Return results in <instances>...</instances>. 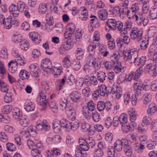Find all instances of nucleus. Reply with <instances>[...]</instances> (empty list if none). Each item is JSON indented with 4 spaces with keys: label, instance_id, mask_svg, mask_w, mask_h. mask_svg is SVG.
<instances>
[{
    "label": "nucleus",
    "instance_id": "obj_5",
    "mask_svg": "<svg viewBox=\"0 0 157 157\" xmlns=\"http://www.w3.org/2000/svg\"><path fill=\"white\" fill-rule=\"evenodd\" d=\"M54 7L53 4L51 2L47 3H40L38 6V12L41 14H45L48 10H52V7ZM54 8H56L54 7Z\"/></svg>",
    "mask_w": 157,
    "mask_h": 157
},
{
    "label": "nucleus",
    "instance_id": "obj_52",
    "mask_svg": "<svg viewBox=\"0 0 157 157\" xmlns=\"http://www.w3.org/2000/svg\"><path fill=\"white\" fill-rule=\"evenodd\" d=\"M46 24L48 25H52L54 23L53 18L50 14H47L46 15Z\"/></svg>",
    "mask_w": 157,
    "mask_h": 157
},
{
    "label": "nucleus",
    "instance_id": "obj_28",
    "mask_svg": "<svg viewBox=\"0 0 157 157\" xmlns=\"http://www.w3.org/2000/svg\"><path fill=\"white\" fill-rule=\"evenodd\" d=\"M112 14L116 16H121L123 13V11L118 6H116L113 8L112 10Z\"/></svg>",
    "mask_w": 157,
    "mask_h": 157
},
{
    "label": "nucleus",
    "instance_id": "obj_26",
    "mask_svg": "<svg viewBox=\"0 0 157 157\" xmlns=\"http://www.w3.org/2000/svg\"><path fill=\"white\" fill-rule=\"evenodd\" d=\"M156 109V105L154 103H150L148 106L147 112L149 116L152 115L155 113Z\"/></svg>",
    "mask_w": 157,
    "mask_h": 157
},
{
    "label": "nucleus",
    "instance_id": "obj_24",
    "mask_svg": "<svg viewBox=\"0 0 157 157\" xmlns=\"http://www.w3.org/2000/svg\"><path fill=\"white\" fill-rule=\"evenodd\" d=\"M71 128H78L81 126V128H91V126L87 123H79L77 121H75L71 123Z\"/></svg>",
    "mask_w": 157,
    "mask_h": 157
},
{
    "label": "nucleus",
    "instance_id": "obj_21",
    "mask_svg": "<svg viewBox=\"0 0 157 157\" xmlns=\"http://www.w3.org/2000/svg\"><path fill=\"white\" fill-rule=\"evenodd\" d=\"M13 117L16 119L19 120L23 116L20 109L17 107L13 108Z\"/></svg>",
    "mask_w": 157,
    "mask_h": 157
},
{
    "label": "nucleus",
    "instance_id": "obj_30",
    "mask_svg": "<svg viewBox=\"0 0 157 157\" xmlns=\"http://www.w3.org/2000/svg\"><path fill=\"white\" fill-rule=\"evenodd\" d=\"M36 125L38 127L42 128H49L50 125L46 120H44L42 121L40 120H38L36 122Z\"/></svg>",
    "mask_w": 157,
    "mask_h": 157
},
{
    "label": "nucleus",
    "instance_id": "obj_18",
    "mask_svg": "<svg viewBox=\"0 0 157 157\" xmlns=\"http://www.w3.org/2000/svg\"><path fill=\"white\" fill-rule=\"evenodd\" d=\"M110 93L115 94L116 98L119 99L122 94V89L119 86L113 87L111 89Z\"/></svg>",
    "mask_w": 157,
    "mask_h": 157
},
{
    "label": "nucleus",
    "instance_id": "obj_31",
    "mask_svg": "<svg viewBox=\"0 0 157 157\" xmlns=\"http://www.w3.org/2000/svg\"><path fill=\"white\" fill-rule=\"evenodd\" d=\"M29 76V72L25 69L21 70L19 75V78L22 80L28 79Z\"/></svg>",
    "mask_w": 157,
    "mask_h": 157
},
{
    "label": "nucleus",
    "instance_id": "obj_40",
    "mask_svg": "<svg viewBox=\"0 0 157 157\" xmlns=\"http://www.w3.org/2000/svg\"><path fill=\"white\" fill-rule=\"evenodd\" d=\"M29 41L24 39L20 43V46L21 49L24 51H27L29 49Z\"/></svg>",
    "mask_w": 157,
    "mask_h": 157
},
{
    "label": "nucleus",
    "instance_id": "obj_60",
    "mask_svg": "<svg viewBox=\"0 0 157 157\" xmlns=\"http://www.w3.org/2000/svg\"><path fill=\"white\" fill-rule=\"evenodd\" d=\"M42 91L40 92H43L45 94L47 93L48 92L49 89V84L46 82L43 81L41 82Z\"/></svg>",
    "mask_w": 157,
    "mask_h": 157
},
{
    "label": "nucleus",
    "instance_id": "obj_27",
    "mask_svg": "<svg viewBox=\"0 0 157 157\" xmlns=\"http://www.w3.org/2000/svg\"><path fill=\"white\" fill-rule=\"evenodd\" d=\"M70 97L74 101L76 102L80 99L81 97L80 93L77 91H74L72 92L70 94Z\"/></svg>",
    "mask_w": 157,
    "mask_h": 157
},
{
    "label": "nucleus",
    "instance_id": "obj_42",
    "mask_svg": "<svg viewBox=\"0 0 157 157\" xmlns=\"http://www.w3.org/2000/svg\"><path fill=\"white\" fill-rule=\"evenodd\" d=\"M63 66L66 68L70 67L72 64V63L70 60V57L69 56H65L62 61Z\"/></svg>",
    "mask_w": 157,
    "mask_h": 157
},
{
    "label": "nucleus",
    "instance_id": "obj_17",
    "mask_svg": "<svg viewBox=\"0 0 157 157\" xmlns=\"http://www.w3.org/2000/svg\"><path fill=\"white\" fill-rule=\"evenodd\" d=\"M80 10L81 12L79 16V18L82 20H86L88 17V10L85 7H81Z\"/></svg>",
    "mask_w": 157,
    "mask_h": 157
},
{
    "label": "nucleus",
    "instance_id": "obj_56",
    "mask_svg": "<svg viewBox=\"0 0 157 157\" xmlns=\"http://www.w3.org/2000/svg\"><path fill=\"white\" fill-rule=\"evenodd\" d=\"M113 147L117 151H120L122 150L123 147L120 140H118L115 142Z\"/></svg>",
    "mask_w": 157,
    "mask_h": 157
},
{
    "label": "nucleus",
    "instance_id": "obj_36",
    "mask_svg": "<svg viewBox=\"0 0 157 157\" xmlns=\"http://www.w3.org/2000/svg\"><path fill=\"white\" fill-rule=\"evenodd\" d=\"M98 83V82L95 76L90 77L88 81H86L85 84L88 86H89L92 85H96Z\"/></svg>",
    "mask_w": 157,
    "mask_h": 157
},
{
    "label": "nucleus",
    "instance_id": "obj_32",
    "mask_svg": "<svg viewBox=\"0 0 157 157\" xmlns=\"http://www.w3.org/2000/svg\"><path fill=\"white\" fill-rule=\"evenodd\" d=\"M62 67L61 66L54 67H52V72L53 76L56 77L62 72Z\"/></svg>",
    "mask_w": 157,
    "mask_h": 157
},
{
    "label": "nucleus",
    "instance_id": "obj_15",
    "mask_svg": "<svg viewBox=\"0 0 157 157\" xmlns=\"http://www.w3.org/2000/svg\"><path fill=\"white\" fill-rule=\"evenodd\" d=\"M9 10L11 14L14 17H18L20 14V12L16 5L11 4L9 7Z\"/></svg>",
    "mask_w": 157,
    "mask_h": 157
},
{
    "label": "nucleus",
    "instance_id": "obj_54",
    "mask_svg": "<svg viewBox=\"0 0 157 157\" xmlns=\"http://www.w3.org/2000/svg\"><path fill=\"white\" fill-rule=\"evenodd\" d=\"M148 39L145 37H143L141 39V42L140 44V47L142 50H145L147 48L148 45Z\"/></svg>",
    "mask_w": 157,
    "mask_h": 157
},
{
    "label": "nucleus",
    "instance_id": "obj_55",
    "mask_svg": "<svg viewBox=\"0 0 157 157\" xmlns=\"http://www.w3.org/2000/svg\"><path fill=\"white\" fill-rule=\"evenodd\" d=\"M63 25L61 22H58L55 24L54 28L58 33H61L63 30Z\"/></svg>",
    "mask_w": 157,
    "mask_h": 157
},
{
    "label": "nucleus",
    "instance_id": "obj_57",
    "mask_svg": "<svg viewBox=\"0 0 157 157\" xmlns=\"http://www.w3.org/2000/svg\"><path fill=\"white\" fill-rule=\"evenodd\" d=\"M8 20L11 22V26L17 27L19 25V22L18 20L16 18H13L11 16H9Z\"/></svg>",
    "mask_w": 157,
    "mask_h": 157
},
{
    "label": "nucleus",
    "instance_id": "obj_7",
    "mask_svg": "<svg viewBox=\"0 0 157 157\" xmlns=\"http://www.w3.org/2000/svg\"><path fill=\"white\" fill-rule=\"evenodd\" d=\"M36 101L39 105L43 107L46 106L48 102L46 96L43 92H40L37 97Z\"/></svg>",
    "mask_w": 157,
    "mask_h": 157
},
{
    "label": "nucleus",
    "instance_id": "obj_11",
    "mask_svg": "<svg viewBox=\"0 0 157 157\" xmlns=\"http://www.w3.org/2000/svg\"><path fill=\"white\" fill-rule=\"evenodd\" d=\"M143 88L144 84L142 80H139L135 82L134 91L136 94L137 95H140L141 91Z\"/></svg>",
    "mask_w": 157,
    "mask_h": 157
},
{
    "label": "nucleus",
    "instance_id": "obj_51",
    "mask_svg": "<svg viewBox=\"0 0 157 157\" xmlns=\"http://www.w3.org/2000/svg\"><path fill=\"white\" fill-rule=\"evenodd\" d=\"M68 117L70 119L73 121L74 120L76 117V113L75 110L70 109L67 111Z\"/></svg>",
    "mask_w": 157,
    "mask_h": 157
},
{
    "label": "nucleus",
    "instance_id": "obj_10",
    "mask_svg": "<svg viewBox=\"0 0 157 157\" xmlns=\"http://www.w3.org/2000/svg\"><path fill=\"white\" fill-rule=\"evenodd\" d=\"M41 66L42 69L45 72L49 71L52 67V63L49 59L47 58L42 60Z\"/></svg>",
    "mask_w": 157,
    "mask_h": 157
},
{
    "label": "nucleus",
    "instance_id": "obj_61",
    "mask_svg": "<svg viewBox=\"0 0 157 157\" xmlns=\"http://www.w3.org/2000/svg\"><path fill=\"white\" fill-rule=\"evenodd\" d=\"M50 107L51 110L54 113H56L58 111V108L55 101H52L50 104Z\"/></svg>",
    "mask_w": 157,
    "mask_h": 157
},
{
    "label": "nucleus",
    "instance_id": "obj_19",
    "mask_svg": "<svg viewBox=\"0 0 157 157\" xmlns=\"http://www.w3.org/2000/svg\"><path fill=\"white\" fill-rule=\"evenodd\" d=\"M8 66L9 70L11 73H14L17 71L18 65L15 60H11L8 63Z\"/></svg>",
    "mask_w": 157,
    "mask_h": 157
},
{
    "label": "nucleus",
    "instance_id": "obj_23",
    "mask_svg": "<svg viewBox=\"0 0 157 157\" xmlns=\"http://www.w3.org/2000/svg\"><path fill=\"white\" fill-rule=\"evenodd\" d=\"M67 99L64 96H62L59 99V105L60 109L63 110L67 106Z\"/></svg>",
    "mask_w": 157,
    "mask_h": 157
},
{
    "label": "nucleus",
    "instance_id": "obj_43",
    "mask_svg": "<svg viewBox=\"0 0 157 157\" xmlns=\"http://www.w3.org/2000/svg\"><path fill=\"white\" fill-rule=\"evenodd\" d=\"M102 65L106 70H111L113 67V64L109 61L104 59L102 61Z\"/></svg>",
    "mask_w": 157,
    "mask_h": 157
},
{
    "label": "nucleus",
    "instance_id": "obj_8",
    "mask_svg": "<svg viewBox=\"0 0 157 157\" xmlns=\"http://www.w3.org/2000/svg\"><path fill=\"white\" fill-rule=\"evenodd\" d=\"M21 128L20 132L21 134L25 137H27L29 135L34 136L36 135L37 132L33 128Z\"/></svg>",
    "mask_w": 157,
    "mask_h": 157
},
{
    "label": "nucleus",
    "instance_id": "obj_20",
    "mask_svg": "<svg viewBox=\"0 0 157 157\" xmlns=\"http://www.w3.org/2000/svg\"><path fill=\"white\" fill-rule=\"evenodd\" d=\"M118 119L120 124L122 127H128L127 125V115L126 114L122 113L120 115Z\"/></svg>",
    "mask_w": 157,
    "mask_h": 157
},
{
    "label": "nucleus",
    "instance_id": "obj_58",
    "mask_svg": "<svg viewBox=\"0 0 157 157\" xmlns=\"http://www.w3.org/2000/svg\"><path fill=\"white\" fill-rule=\"evenodd\" d=\"M89 109L86 107H84L82 109L83 114L87 119H90L91 117V113Z\"/></svg>",
    "mask_w": 157,
    "mask_h": 157
},
{
    "label": "nucleus",
    "instance_id": "obj_41",
    "mask_svg": "<svg viewBox=\"0 0 157 157\" xmlns=\"http://www.w3.org/2000/svg\"><path fill=\"white\" fill-rule=\"evenodd\" d=\"M98 50L100 53L104 57H106L109 53V52L106 51V46L103 44L99 45Z\"/></svg>",
    "mask_w": 157,
    "mask_h": 157
},
{
    "label": "nucleus",
    "instance_id": "obj_14",
    "mask_svg": "<svg viewBox=\"0 0 157 157\" xmlns=\"http://www.w3.org/2000/svg\"><path fill=\"white\" fill-rule=\"evenodd\" d=\"M84 31L82 29H78L76 31L75 34V39L73 42L75 44H80L81 41L82 35L83 34Z\"/></svg>",
    "mask_w": 157,
    "mask_h": 157
},
{
    "label": "nucleus",
    "instance_id": "obj_25",
    "mask_svg": "<svg viewBox=\"0 0 157 157\" xmlns=\"http://www.w3.org/2000/svg\"><path fill=\"white\" fill-rule=\"evenodd\" d=\"M79 146L82 150L83 151H88L89 148V147L88 145L86 140L83 138L79 139Z\"/></svg>",
    "mask_w": 157,
    "mask_h": 157
},
{
    "label": "nucleus",
    "instance_id": "obj_39",
    "mask_svg": "<svg viewBox=\"0 0 157 157\" xmlns=\"http://www.w3.org/2000/svg\"><path fill=\"white\" fill-rule=\"evenodd\" d=\"M73 47V43L69 41L63 42L61 45V47L66 51L71 49Z\"/></svg>",
    "mask_w": 157,
    "mask_h": 157
},
{
    "label": "nucleus",
    "instance_id": "obj_35",
    "mask_svg": "<svg viewBox=\"0 0 157 157\" xmlns=\"http://www.w3.org/2000/svg\"><path fill=\"white\" fill-rule=\"evenodd\" d=\"M149 16L150 19L153 20L157 18V8H152L149 12Z\"/></svg>",
    "mask_w": 157,
    "mask_h": 157
},
{
    "label": "nucleus",
    "instance_id": "obj_13",
    "mask_svg": "<svg viewBox=\"0 0 157 157\" xmlns=\"http://www.w3.org/2000/svg\"><path fill=\"white\" fill-rule=\"evenodd\" d=\"M34 103L29 99L25 101L24 108L27 112L33 111L35 109Z\"/></svg>",
    "mask_w": 157,
    "mask_h": 157
},
{
    "label": "nucleus",
    "instance_id": "obj_50",
    "mask_svg": "<svg viewBox=\"0 0 157 157\" xmlns=\"http://www.w3.org/2000/svg\"><path fill=\"white\" fill-rule=\"evenodd\" d=\"M144 104H147L150 102L151 99V95L149 92L145 93L143 96Z\"/></svg>",
    "mask_w": 157,
    "mask_h": 157
},
{
    "label": "nucleus",
    "instance_id": "obj_16",
    "mask_svg": "<svg viewBox=\"0 0 157 157\" xmlns=\"http://www.w3.org/2000/svg\"><path fill=\"white\" fill-rule=\"evenodd\" d=\"M29 37L31 40L36 43H39L41 41L40 35L34 32H29Z\"/></svg>",
    "mask_w": 157,
    "mask_h": 157
},
{
    "label": "nucleus",
    "instance_id": "obj_4",
    "mask_svg": "<svg viewBox=\"0 0 157 157\" xmlns=\"http://www.w3.org/2000/svg\"><path fill=\"white\" fill-rule=\"evenodd\" d=\"M143 33V29H142L133 27L130 32L131 37L132 39H136L139 41L141 39Z\"/></svg>",
    "mask_w": 157,
    "mask_h": 157
},
{
    "label": "nucleus",
    "instance_id": "obj_46",
    "mask_svg": "<svg viewBox=\"0 0 157 157\" xmlns=\"http://www.w3.org/2000/svg\"><path fill=\"white\" fill-rule=\"evenodd\" d=\"M24 39L21 36L17 34H13L11 37L12 40L14 43H21Z\"/></svg>",
    "mask_w": 157,
    "mask_h": 157
},
{
    "label": "nucleus",
    "instance_id": "obj_37",
    "mask_svg": "<svg viewBox=\"0 0 157 157\" xmlns=\"http://www.w3.org/2000/svg\"><path fill=\"white\" fill-rule=\"evenodd\" d=\"M19 11L23 12L27 10V7L25 2L21 1H18L16 5Z\"/></svg>",
    "mask_w": 157,
    "mask_h": 157
},
{
    "label": "nucleus",
    "instance_id": "obj_29",
    "mask_svg": "<svg viewBox=\"0 0 157 157\" xmlns=\"http://www.w3.org/2000/svg\"><path fill=\"white\" fill-rule=\"evenodd\" d=\"M157 63L151 62V63L146 64L145 65L144 71L146 72H147L151 76L152 74V71L153 69H154L155 65Z\"/></svg>",
    "mask_w": 157,
    "mask_h": 157
},
{
    "label": "nucleus",
    "instance_id": "obj_44",
    "mask_svg": "<svg viewBox=\"0 0 157 157\" xmlns=\"http://www.w3.org/2000/svg\"><path fill=\"white\" fill-rule=\"evenodd\" d=\"M75 88L77 90H80L84 83V79L83 78H77L75 81Z\"/></svg>",
    "mask_w": 157,
    "mask_h": 157
},
{
    "label": "nucleus",
    "instance_id": "obj_53",
    "mask_svg": "<svg viewBox=\"0 0 157 157\" xmlns=\"http://www.w3.org/2000/svg\"><path fill=\"white\" fill-rule=\"evenodd\" d=\"M134 148L136 152L139 153H142L144 149V146L140 143H136L134 146Z\"/></svg>",
    "mask_w": 157,
    "mask_h": 157
},
{
    "label": "nucleus",
    "instance_id": "obj_33",
    "mask_svg": "<svg viewBox=\"0 0 157 157\" xmlns=\"http://www.w3.org/2000/svg\"><path fill=\"white\" fill-rule=\"evenodd\" d=\"M128 114L130 117V121L136 120L137 118V114L134 108H130L128 112Z\"/></svg>",
    "mask_w": 157,
    "mask_h": 157
},
{
    "label": "nucleus",
    "instance_id": "obj_6",
    "mask_svg": "<svg viewBox=\"0 0 157 157\" xmlns=\"http://www.w3.org/2000/svg\"><path fill=\"white\" fill-rule=\"evenodd\" d=\"M13 56L16 58L15 61L17 63V65L19 64L20 66H23L26 63V60L24 57L18 53L17 51H14L12 53Z\"/></svg>",
    "mask_w": 157,
    "mask_h": 157
},
{
    "label": "nucleus",
    "instance_id": "obj_64",
    "mask_svg": "<svg viewBox=\"0 0 157 157\" xmlns=\"http://www.w3.org/2000/svg\"><path fill=\"white\" fill-rule=\"evenodd\" d=\"M31 154L33 157H42L40 152L37 149L32 150Z\"/></svg>",
    "mask_w": 157,
    "mask_h": 157
},
{
    "label": "nucleus",
    "instance_id": "obj_62",
    "mask_svg": "<svg viewBox=\"0 0 157 157\" xmlns=\"http://www.w3.org/2000/svg\"><path fill=\"white\" fill-rule=\"evenodd\" d=\"M93 157H102L104 155L103 151L100 149L96 148L94 151Z\"/></svg>",
    "mask_w": 157,
    "mask_h": 157
},
{
    "label": "nucleus",
    "instance_id": "obj_1",
    "mask_svg": "<svg viewBox=\"0 0 157 157\" xmlns=\"http://www.w3.org/2000/svg\"><path fill=\"white\" fill-rule=\"evenodd\" d=\"M124 59L129 63H134L136 65L140 66H143L146 61L145 57L142 56L138 60L136 61L138 57L137 52L133 49H127L123 52Z\"/></svg>",
    "mask_w": 157,
    "mask_h": 157
},
{
    "label": "nucleus",
    "instance_id": "obj_49",
    "mask_svg": "<svg viewBox=\"0 0 157 157\" xmlns=\"http://www.w3.org/2000/svg\"><path fill=\"white\" fill-rule=\"evenodd\" d=\"M97 77L98 80L101 82H103L106 77L105 73L103 71H99L97 72Z\"/></svg>",
    "mask_w": 157,
    "mask_h": 157
},
{
    "label": "nucleus",
    "instance_id": "obj_63",
    "mask_svg": "<svg viewBox=\"0 0 157 157\" xmlns=\"http://www.w3.org/2000/svg\"><path fill=\"white\" fill-rule=\"evenodd\" d=\"M113 146H110L107 149V152L109 156L111 157H115V151Z\"/></svg>",
    "mask_w": 157,
    "mask_h": 157
},
{
    "label": "nucleus",
    "instance_id": "obj_59",
    "mask_svg": "<svg viewBox=\"0 0 157 157\" xmlns=\"http://www.w3.org/2000/svg\"><path fill=\"white\" fill-rule=\"evenodd\" d=\"M13 109V106L11 105H7L3 106L2 108V111L5 114H8L10 113Z\"/></svg>",
    "mask_w": 157,
    "mask_h": 157
},
{
    "label": "nucleus",
    "instance_id": "obj_9",
    "mask_svg": "<svg viewBox=\"0 0 157 157\" xmlns=\"http://www.w3.org/2000/svg\"><path fill=\"white\" fill-rule=\"evenodd\" d=\"M89 64L96 70L99 69L101 67V62L98 58L90 57Z\"/></svg>",
    "mask_w": 157,
    "mask_h": 157
},
{
    "label": "nucleus",
    "instance_id": "obj_22",
    "mask_svg": "<svg viewBox=\"0 0 157 157\" xmlns=\"http://www.w3.org/2000/svg\"><path fill=\"white\" fill-rule=\"evenodd\" d=\"M98 17L101 20L105 21L108 17V12L105 9H102L98 10Z\"/></svg>",
    "mask_w": 157,
    "mask_h": 157
},
{
    "label": "nucleus",
    "instance_id": "obj_47",
    "mask_svg": "<svg viewBox=\"0 0 157 157\" xmlns=\"http://www.w3.org/2000/svg\"><path fill=\"white\" fill-rule=\"evenodd\" d=\"M85 50L83 48H78L75 52V56L77 58L78 57H80L78 59H82V57L84 55Z\"/></svg>",
    "mask_w": 157,
    "mask_h": 157
},
{
    "label": "nucleus",
    "instance_id": "obj_48",
    "mask_svg": "<svg viewBox=\"0 0 157 157\" xmlns=\"http://www.w3.org/2000/svg\"><path fill=\"white\" fill-rule=\"evenodd\" d=\"M117 22L114 19H109L107 20L106 24L110 28H112V30L115 29Z\"/></svg>",
    "mask_w": 157,
    "mask_h": 157
},
{
    "label": "nucleus",
    "instance_id": "obj_3",
    "mask_svg": "<svg viewBox=\"0 0 157 157\" xmlns=\"http://www.w3.org/2000/svg\"><path fill=\"white\" fill-rule=\"evenodd\" d=\"M109 91L107 90L106 86L104 85H101L98 86V89L93 92L92 95L94 97L97 98L101 96H104L108 95Z\"/></svg>",
    "mask_w": 157,
    "mask_h": 157
},
{
    "label": "nucleus",
    "instance_id": "obj_34",
    "mask_svg": "<svg viewBox=\"0 0 157 157\" xmlns=\"http://www.w3.org/2000/svg\"><path fill=\"white\" fill-rule=\"evenodd\" d=\"M114 65L113 70L116 73H118L124 71V67L122 66L120 62H117L113 64Z\"/></svg>",
    "mask_w": 157,
    "mask_h": 157
},
{
    "label": "nucleus",
    "instance_id": "obj_45",
    "mask_svg": "<svg viewBox=\"0 0 157 157\" xmlns=\"http://www.w3.org/2000/svg\"><path fill=\"white\" fill-rule=\"evenodd\" d=\"M86 155V152H83L79 146L76 147L75 150V156L76 157H85Z\"/></svg>",
    "mask_w": 157,
    "mask_h": 157
},
{
    "label": "nucleus",
    "instance_id": "obj_12",
    "mask_svg": "<svg viewBox=\"0 0 157 157\" xmlns=\"http://www.w3.org/2000/svg\"><path fill=\"white\" fill-rule=\"evenodd\" d=\"M31 74L33 76L37 77L39 76L40 71L38 65L35 63H32L29 66Z\"/></svg>",
    "mask_w": 157,
    "mask_h": 157
},
{
    "label": "nucleus",
    "instance_id": "obj_2",
    "mask_svg": "<svg viewBox=\"0 0 157 157\" xmlns=\"http://www.w3.org/2000/svg\"><path fill=\"white\" fill-rule=\"evenodd\" d=\"M65 78L64 77L62 79L57 80L56 83V86L59 90L62 89V86L65 82V80L68 85L71 86L74 85L76 81L75 77L72 75L68 76L67 78L65 79Z\"/></svg>",
    "mask_w": 157,
    "mask_h": 157
},
{
    "label": "nucleus",
    "instance_id": "obj_38",
    "mask_svg": "<svg viewBox=\"0 0 157 157\" xmlns=\"http://www.w3.org/2000/svg\"><path fill=\"white\" fill-rule=\"evenodd\" d=\"M20 125L23 127H27L29 124V119L27 117L23 115L20 119L19 120Z\"/></svg>",
    "mask_w": 157,
    "mask_h": 157
}]
</instances>
